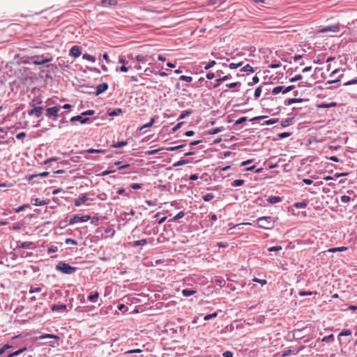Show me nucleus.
<instances>
[{
  "mask_svg": "<svg viewBox=\"0 0 357 357\" xmlns=\"http://www.w3.org/2000/svg\"><path fill=\"white\" fill-rule=\"evenodd\" d=\"M26 350V347H23L13 353H11L10 354L8 357H15V356H17L20 354H21L22 353H23L24 351H25Z\"/></svg>",
  "mask_w": 357,
  "mask_h": 357,
  "instance_id": "obj_21",
  "label": "nucleus"
},
{
  "mask_svg": "<svg viewBox=\"0 0 357 357\" xmlns=\"http://www.w3.org/2000/svg\"><path fill=\"white\" fill-rule=\"evenodd\" d=\"M183 124V122H181V123H178L173 128H172V131L174 132H176V130H178L181 125Z\"/></svg>",
  "mask_w": 357,
  "mask_h": 357,
  "instance_id": "obj_63",
  "label": "nucleus"
},
{
  "mask_svg": "<svg viewBox=\"0 0 357 357\" xmlns=\"http://www.w3.org/2000/svg\"><path fill=\"white\" fill-rule=\"evenodd\" d=\"M130 187L134 190H137L141 188V185L138 183H132L130 185Z\"/></svg>",
  "mask_w": 357,
  "mask_h": 357,
  "instance_id": "obj_64",
  "label": "nucleus"
},
{
  "mask_svg": "<svg viewBox=\"0 0 357 357\" xmlns=\"http://www.w3.org/2000/svg\"><path fill=\"white\" fill-rule=\"evenodd\" d=\"M357 84V78L355 79H352L351 81H349L346 83H344V86H348V85H351V84Z\"/></svg>",
  "mask_w": 357,
  "mask_h": 357,
  "instance_id": "obj_60",
  "label": "nucleus"
},
{
  "mask_svg": "<svg viewBox=\"0 0 357 357\" xmlns=\"http://www.w3.org/2000/svg\"><path fill=\"white\" fill-rule=\"evenodd\" d=\"M146 243H147V241L146 239H142L139 241H134L133 245L134 246L144 245L146 244Z\"/></svg>",
  "mask_w": 357,
  "mask_h": 357,
  "instance_id": "obj_33",
  "label": "nucleus"
},
{
  "mask_svg": "<svg viewBox=\"0 0 357 357\" xmlns=\"http://www.w3.org/2000/svg\"><path fill=\"white\" fill-rule=\"evenodd\" d=\"M241 85V82H233V83H230V84H226V86L228 87V88H234V87H237V86H240Z\"/></svg>",
  "mask_w": 357,
  "mask_h": 357,
  "instance_id": "obj_42",
  "label": "nucleus"
},
{
  "mask_svg": "<svg viewBox=\"0 0 357 357\" xmlns=\"http://www.w3.org/2000/svg\"><path fill=\"white\" fill-rule=\"evenodd\" d=\"M65 309H66V305H54L52 307V311H57V310H65Z\"/></svg>",
  "mask_w": 357,
  "mask_h": 357,
  "instance_id": "obj_27",
  "label": "nucleus"
},
{
  "mask_svg": "<svg viewBox=\"0 0 357 357\" xmlns=\"http://www.w3.org/2000/svg\"><path fill=\"white\" fill-rule=\"evenodd\" d=\"M253 281L255 282H258V283H260L261 285H264L267 283V281L266 280H261V279H259V278H255L253 279Z\"/></svg>",
  "mask_w": 357,
  "mask_h": 357,
  "instance_id": "obj_52",
  "label": "nucleus"
},
{
  "mask_svg": "<svg viewBox=\"0 0 357 357\" xmlns=\"http://www.w3.org/2000/svg\"><path fill=\"white\" fill-rule=\"evenodd\" d=\"M290 136V132H282L278 135L280 138H284Z\"/></svg>",
  "mask_w": 357,
  "mask_h": 357,
  "instance_id": "obj_61",
  "label": "nucleus"
},
{
  "mask_svg": "<svg viewBox=\"0 0 357 357\" xmlns=\"http://www.w3.org/2000/svg\"><path fill=\"white\" fill-rule=\"evenodd\" d=\"M117 3L116 0H101L100 2L102 6H116Z\"/></svg>",
  "mask_w": 357,
  "mask_h": 357,
  "instance_id": "obj_11",
  "label": "nucleus"
},
{
  "mask_svg": "<svg viewBox=\"0 0 357 357\" xmlns=\"http://www.w3.org/2000/svg\"><path fill=\"white\" fill-rule=\"evenodd\" d=\"M65 243L66 244H71V245H77V242L72 238H66L65 241Z\"/></svg>",
  "mask_w": 357,
  "mask_h": 357,
  "instance_id": "obj_51",
  "label": "nucleus"
},
{
  "mask_svg": "<svg viewBox=\"0 0 357 357\" xmlns=\"http://www.w3.org/2000/svg\"><path fill=\"white\" fill-rule=\"evenodd\" d=\"M302 101L301 98H290L288 100L287 105H289L293 103L300 102Z\"/></svg>",
  "mask_w": 357,
  "mask_h": 357,
  "instance_id": "obj_35",
  "label": "nucleus"
},
{
  "mask_svg": "<svg viewBox=\"0 0 357 357\" xmlns=\"http://www.w3.org/2000/svg\"><path fill=\"white\" fill-rule=\"evenodd\" d=\"M340 199H341L342 202L347 203V202H349L351 199H350L349 196L343 195L341 197Z\"/></svg>",
  "mask_w": 357,
  "mask_h": 357,
  "instance_id": "obj_55",
  "label": "nucleus"
},
{
  "mask_svg": "<svg viewBox=\"0 0 357 357\" xmlns=\"http://www.w3.org/2000/svg\"><path fill=\"white\" fill-rule=\"evenodd\" d=\"M13 346L9 344H4L1 349H0V355L3 354L6 350L12 348Z\"/></svg>",
  "mask_w": 357,
  "mask_h": 357,
  "instance_id": "obj_41",
  "label": "nucleus"
},
{
  "mask_svg": "<svg viewBox=\"0 0 357 357\" xmlns=\"http://www.w3.org/2000/svg\"><path fill=\"white\" fill-rule=\"evenodd\" d=\"M312 294H317V292L316 291H302L299 292V295L301 296H310V295H312Z\"/></svg>",
  "mask_w": 357,
  "mask_h": 357,
  "instance_id": "obj_37",
  "label": "nucleus"
},
{
  "mask_svg": "<svg viewBox=\"0 0 357 357\" xmlns=\"http://www.w3.org/2000/svg\"><path fill=\"white\" fill-rule=\"evenodd\" d=\"M302 75H298L294 77H292L291 79H290V82H296V81H298V80H301L302 79Z\"/></svg>",
  "mask_w": 357,
  "mask_h": 357,
  "instance_id": "obj_56",
  "label": "nucleus"
},
{
  "mask_svg": "<svg viewBox=\"0 0 357 357\" xmlns=\"http://www.w3.org/2000/svg\"><path fill=\"white\" fill-rule=\"evenodd\" d=\"M222 356L224 357H232L233 356V353L230 351H227L223 353Z\"/></svg>",
  "mask_w": 357,
  "mask_h": 357,
  "instance_id": "obj_62",
  "label": "nucleus"
},
{
  "mask_svg": "<svg viewBox=\"0 0 357 357\" xmlns=\"http://www.w3.org/2000/svg\"><path fill=\"white\" fill-rule=\"evenodd\" d=\"M336 105H337L336 102H332L328 103V104L322 103V104L318 105L317 107H319V108H328V107H335Z\"/></svg>",
  "mask_w": 357,
  "mask_h": 357,
  "instance_id": "obj_19",
  "label": "nucleus"
},
{
  "mask_svg": "<svg viewBox=\"0 0 357 357\" xmlns=\"http://www.w3.org/2000/svg\"><path fill=\"white\" fill-rule=\"evenodd\" d=\"M294 206L297 208H304L307 206V204L305 202H296Z\"/></svg>",
  "mask_w": 357,
  "mask_h": 357,
  "instance_id": "obj_39",
  "label": "nucleus"
},
{
  "mask_svg": "<svg viewBox=\"0 0 357 357\" xmlns=\"http://www.w3.org/2000/svg\"><path fill=\"white\" fill-rule=\"evenodd\" d=\"M56 269L65 274H73L76 271L77 268L71 266L65 262H59L56 266Z\"/></svg>",
  "mask_w": 357,
  "mask_h": 357,
  "instance_id": "obj_2",
  "label": "nucleus"
},
{
  "mask_svg": "<svg viewBox=\"0 0 357 357\" xmlns=\"http://www.w3.org/2000/svg\"><path fill=\"white\" fill-rule=\"evenodd\" d=\"M88 200V197L86 194L82 195L79 198L75 199L74 204L76 206H79L84 204Z\"/></svg>",
  "mask_w": 357,
  "mask_h": 357,
  "instance_id": "obj_8",
  "label": "nucleus"
},
{
  "mask_svg": "<svg viewBox=\"0 0 357 357\" xmlns=\"http://www.w3.org/2000/svg\"><path fill=\"white\" fill-rule=\"evenodd\" d=\"M214 197L213 195L211 193H207L203 197V199L205 202H209Z\"/></svg>",
  "mask_w": 357,
  "mask_h": 357,
  "instance_id": "obj_38",
  "label": "nucleus"
},
{
  "mask_svg": "<svg viewBox=\"0 0 357 357\" xmlns=\"http://www.w3.org/2000/svg\"><path fill=\"white\" fill-rule=\"evenodd\" d=\"M70 121H72V122L79 121L81 123L84 124V123H90L91 120L89 118H83L82 116L78 115V116L72 117L70 119Z\"/></svg>",
  "mask_w": 357,
  "mask_h": 357,
  "instance_id": "obj_7",
  "label": "nucleus"
},
{
  "mask_svg": "<svg viewBox=\"0 0 357 357\" xmlns=\"http://www.w3.org/2000/svg\"><path fill=\"white\" fill-rule=\"evenodd\" d=\"M261 87H257L255 89V98H259L261 96Z\"/></svg>",
  "mask_w": 357,
  "mask_h": 357,
  "instance_id": "obj_53",
  "label": "nucleus"
},
{
  "mask_svg": "<svg viewBox=\"0 0 357 357\" xmlns=\"http://www.w3.org/2000/svg\"><path fill=\"white\" fill-rule=\"evenodd\" d=\"M244 182H245L244 180L237 179V180L234 181L231 185L232 187L241 186V185H243Z\"/></svg>",
  "mask_w": 357,
  "mask_h": 357,
  "instance_id": "obj_25",
  "label": "nucleus"
},
{
  "mask_svg": "<svg viewBox=\"0 0 357 357\" xmlns=\"http://www.w3.org/2000/svg\"><path fill=\"white\" fill-rule=\"evenodd\" d=\"M50 174L48 172H43L42 173H39L37 174H31L29 176L28 179L31 180L36 177L40 176V177H46Z\"/></svg>",
  "mask_w": 357,
  "mask_h": 357,
  "instance_id": "obj_14",
  "label": "nucleus"
},
{
  "mask_svg": "<svg viewBox=\"0 0 357 357\" xmlns=\"http://www.w3.org/2000/svg\"><path fill=\"white\" fill-rule=\"evenodd\" d=\"M46 338H53V339L59 340V337L56 335H53V334H45V335H40L38 337H37V339H38V340H44Z\"/></svg>",
  "mask_w": 357,
  "mask_h": 357,
  "instance_id": "obj_17",
  "label": "nucleus"
},
{
  "mask_svg": "<svg viewBox=\"0 0 357 357\" xmlns=\"http://www.w3.org/2000/svg\"><path fill=\"white\" fill-rule=\"evenodd\" d=\"M348 250L347 247H337V248H333L328 250V252H342L346 251Z\"/></svg>",
  "mask_w": 357,
  "mask_h": 357,
  "instance_id": "obj_15",
  "label": "nucleus"
},
{
  "mask_svg": "<svg viewBox=\"0 0 357 357\" xmlns=\"http://www.w3.org/2000/svg\"><path fill=\"white\" fill-rule=\"evenodd\" d=\"M43 108L42 107L38 106L34 107L33 109L29 111L28 114L29 116L35 115L37 117H40L43 114Z\"/></svg>",
  "mask_w": 357,
  "mask_h": 357,
  "instance_id": "obj_5",
  "label": "nucleus"
},
{
  "mask_svg": "<svg viewBox=\"0 0 357 357\" xmlns=\"http://www.w3.org/2000/svg\"><path fill=\"white\" fill-rule=\"evenodd\" d=\"M281 200H282V198L280 197H276V196L270 197L268 199V202L271 204L278 203V202H281Z\"/></svg>",
  "mask_w": 357,
  "mask_h": 357,
  "instance_id": "obj_20",
  "label": "nucleus"
},
{
  "mask_svg": "<svg viewBox=\"0 0 357 357\" xmlns=\"http://www.w3.org/2000/svg\"><path fill=\"white\" fill-rule=\"evenodd\" d=\"M35 206H44L45 204H47V202H45L44 200H41L39 198H36L34 199V204H33Z\"/></svg>",
  "mask_w": 357,
  "mask_h": 357,
  "instance_id": "obj_29",
  "label": "nucleus"
},
{
  "mask_svg": "<svg viewBox=\"0 0 357 357\" xmlns=\"http://www.w3.org/2000/svg\"><path fill=\"white\" fill-rule=\"evenodd\" d=\"M218 315V313L217 312H213L212 314H207L204 317V320L207 321V320H209L212 318H214V317H216Z\"/></svg>",
  "mask_w": 357,
  "mask_h": 357,
  "instance_id": "obj_45",
  "label": "nucleus"
},
{
  "mask_svg": "<svg viewBox=\"0 0 357 357\" xmlns=\"http://www.w3.org/2000/svg\"><path fill=\"white\" fill-rule=\"evenodd\" d=\"M108 88L107 83H102L97 86L96 95H99L106 91Z\"/></svg>",
  "mask_w": 357,
  "mask_h": 357,
  "instance_id": "obj_12",
  "label": "nucleus"
},
{
  "mask_svg": "<svg viewBox=\"0 0 357 357\" xmlns=\"http://www.w3.org/2000/svg\"><path fill=\"white\" fill-rule=\"evenodd\" d=\"M88 153H105V150L89 149L85 151Z\"/></svg>",
  "mask_w": 357,
  "mask_h": 357,
  "instance_id": "obj_22",
  "label": "nucleus"
},
{
  "mask_svg": "<svg viewBox=\"0 0 357 357\" xmlns=\"http://www.w3.org/2000/svg\"><path fill=\"white\" fill-rule=\"evenodd\" d=\"M216 64V62L215 61L213 60V61H211L205 67H204V69L205 70H208L210 69L211 68L213 67Z\"/></svg>",
  "mask_w": 357,
  "mask_h": 357,
  "instance_id": "obj_46",
  "label": "nucleus"
},
{
  "mask_svg": "<svg viewBox=\"0 0 357 357\" xmlns=\"http://www.w3.org/2000/svg\"><path fill=\"white\" fill-rule=\"evenodd\" d=\"M94 114H95V111L94 110L89 109V110H87V111H85V112H82V115H83V116H86V115L91 116V115H93Z\"/></svg>",
  "mask_w": 357,
  "mask_h": 357,
  "instance_id": "obj_54",
  "label": "nucleus"
},
{
  "mask_svg": "<svg viewBox=\"0 0 357 357\" xmlns=\"http://www.w3.org/2000/svg\"><path fill=\"white\" fill-rule=\"evenodd\" d=\"M282 246L276 245V246L270 247L268 248V251L269 252H276V251L282 250Z\"/></svg>",
  "mask_w": 357,
  "mask_h": 357,
  "instance_id": "obj_36",
  "label": "nucleus"
},
{
  "mask_svg": "<svg viewBox=\"0 0 357 357\" xmlns=\"http://www.w3.org/2000/svg\"><path fill=\"white\" fill-rule=\"evenodd\" d=\"M215 283L217 285H218L220 287H222V286H224L225 281L223 279H217L215 280Z\"/></svg>",
  "mask_w": 357,
  "mask_h": 357,
  "instance_id": "obj_57",
  "label": "nucleus"
},
{
  "mask_svg": "<svg viewBox=\"0 0 357 357\" xmlns=\"http://www.w3.org/2000/svg\"><path fill=\"white\" fill-rule=\"evenodd\" d=\"M340 30V25L339 24H334L331 26H328L324 27L321 30V32H327V31H333V32H337Z\"/></svg>",
  "mask_w": 357,
  "mask_h": 357,
  "instance_id": "obj_9",
  "label": "nucleus"
},
{
  "mask_svg": "<svg viewBox=\"0 0 357 357\" xmlns=\"http://www.w3.org/2000/svg\"><path fill=\"white\" fill-rule=\"evenodd\" d=\"M126 144H127L126 142L122 141V142H118V143L114 144L113 146L115 148H121V147L126 146Z\"/></svg>",
  "mask_w": 357,
  "mask_h": 357,
  "instance_id": "obj_50",
  "label": "nucleus"
},
{
  "mask_svg": "<svg viewBox=\"0 0 357 357\" xmlns=\"http://www.w3.org/2000/svg\"><path fill=\"white\" fill-rule=\"evenodd\" d=\"M230 77H231L230 75L223 76V77H222L220 78L217 79L216 82H223L225 81L228 80L230 78Z\"/></svg>",
  "mask_w": 357,
  "mask_h": 357,
  "instance_id": "obj_49",
  "label": "nucleus"
},
{
  "mask_svg": "<svg viewBox=\"0 0 357 357\" xmlns=\"http://www.w3.org/2000/svg\"><path fill=\"white\" fill-rule=\"evenodd\" d=\"M196 293L195 291L194 290H190V289H183L182 291V294L184 296H192V295H194Z\"/></svg>",
  "mask_w": 357,
  "mask_h": 357,
  "instance_id": "obj_23",
  "label": "nucleus"
},
{
  "mask_svg": "<svg viewBox=\"0 0 357 357\" xmlns=\"http://www.w3.org/2000/svg\"><path fill=\"white\" fill-rule=\"evenodd\" d=\"M294 88V86L293 85L289 86L285 88L284 86H276V87L273 88V89L272 90V93L273 94H278L280 92H282L283 93H287L289 92L290 91H291Z\"/></svg>",
  "mask_w": 357,
  "mask_h": 357,
  "instance_id": "obj_4",
  "label": "nucleus"
},
{
  "mask_svg": "<svg viewBox=\"0 0 357 357\" xmlns=\"http://www.w3.org/2000/svg\"><path fill=\"white\" fill-rule=\"evenodd\" d=\"M149 56L148 55L139 54L135 56V60L139 62H146L149 61Z\"/></svg>",
  "mask_w": 357,
  "mask_h": 357,
  "instance_id": "obj_16",
  "label": "nucleus"
},
{
  "mask_svg": "<svg viewBox=\"0 0 357 357\" xmlns=\"http://www.w3.org/2000/svg\"><path fill=\"white\" fill-rule=\"evenodd\" d=\"M185 145V144H182V145H179V146H169V147H167L166 148V151H174L176 150H178L181 148H183L184 147Z\"/></svg>",
  "mask_w": 357,
  "mask_h": 357,
  "instance_id": "obj_32",
  "label": "nucleus"
},
{
  "mask_svg": "<svg viewBox=\"0 0 357 357\" xmlns=\"http://www.w3.org/2000/svg\"><path fill=\"white\" fill-rule=\"evenodd\" d=\"M321 341L324 342H332L334 341V336L332 334L328 336H325L322 338Z\"/></svg>",
  "mask_w": 357,
  "mask_h": 357,
  "instance_id": "obj_28",
  "label": "nucleus"
},
{
  "mask_svg": "<svg viewBox=\"0 0 357 357\" xmlns=\"http://www.w3.org/2000/svg\"><path fill=\"white\" fill-rule=\"evenodd\" d=\"M185 213L183 211H180L178 213H177L174 218L173 220H177L184 216Z\"/></svg>",
  "mask_w": 357,
  "mask_h": 357,
  "instance_id": "obj_47",
  "label": "nucleus"
},
{
  "mask_svg": "<svg viewBox=\"0 0 357 357\" xmlns=\"http://www.w3.org/2000/svg\"><path fill=\"white\" fill-rule=\"evenodd\" d=\"M59 108L57 107H52L47 109V116L57 117Z\"/></svg>",
  "mask_w": 357,
  "mask_h": 357,
  "instance_id": "obj_6",
  "label": "nucleus"
},
{
  "mask_svg": "<svg viewBox=\"0 0 357 357\" xmlns=\"http://www.w3.org/2000/svg\"><path fill=\"white\" fill-rule=\"evenodd\" d=\"M257 225L260 228L271 229L274 227L275 221L271 216H263L257 218Z\"/></svg>",
  "mask_w": 357,
  "mask_h": 357,
  "instance_id": "obj_1",
  "label": "nucleus"
},
{
  "mask_svg": "<svg viewBox=\"0 0 357 357\" xmlns=\"http://www.w3.org/2000/svg\"><path fill=\"white\" fill-rule=\"evenodd\" d=\"M82 58L93 63L96 61L95 57L89 54H84Z\"/></svg>",
  "mask_w": 357,
  "mask_h": 357,
  "instance_id": "obj_26",
  "label": "nucleus"
},
{
  "mask_svg": "<svg viewBox=\"0 0 357 357\" xmlns=\"http://www.w3.org/2000/svg\"><path fill=\"white\" fill-rule=\"evenodd\" d=\"M90 219H91V216L89 215L79 216V215L76 214V215H74L73 216V218L70 219L69 225H74L77 222H87Z\"/></svg>",
  "mask_w": 357,
  "mask_h": 357,
  "instance_id": "obj_3",
  "label": "nucleus"
},
{
  "mask_svg": "<svg viewBox=\"0 0 357 357\" xmlns=\"http://www.w3.org/2000/svg\"><path fill=\"white\" fill-rule=\"evenodd\" d=\"M351 335V331L350 330H344L339 334L340 336H349Z\"/></svg>",
  "mask_w": 357,
  "mask_h": 357,
  "instance_id": "obj_48",
  "label": "nucleus"
},
{
  "mask_svg": "<svg viewBox=\"0 0 357 357\" xmlns=\"http://www.w3.org/2000/svg\"><path fill=\"white\" fill-rule=\"evenodd\" d=\"M98 297H99L98 292L95 291L93 294H91L88 296V299L89 301L95 303L97 301V299L98 298Z\"/></svg>",
  "mask_w": 357,
  "mask_h": 357,
  "instance_id": "obj_18",
  "label": "nucleus"
},
{
  "mask_svg": "<svg viewBox=\"0 0 357 357\" xmlns=\"http://www.w3.org/2000/svg\"><path fill=\"white\" fill-rule=\"evenodd\" d=\"M241 70L242 72H250V73H253L255 71L253 68L250 64L245 65Z\"/></svg>",
  "mask_w": 357,
  "mask_h": 357,
  "instance_id": "obj_30",
  "label": "nucleus"
},
{
  "mask_svg": "<svg viewBox=\"0 0 357 357\" xmlns=\"http://www.w3.org/2000/svg\"><path fill=\"white\" fill-rule=\"evenodd\" d=\"M191 111H184L182 112V114L179 116V119H183L185 118L186 116H188L191 114Z\"/></svg>",
  "mask_w": 357,
  "mask_h": 357,
  "instance_id": "obj_43",
  "label": "nucleus"
},
{
  "mask_svg": "<svg viewBox=\"0 0 357 357\" xmlns=\"http://www.w3.org/2000/svg\"><path fill=\"white\" fill-rule=\"evenodd\" d=\"M40 291H41V288H40V287L31 288L29 290V294L40 292Z\"/></svg>",
  "mask_w": 357,
  "mask_h": 357,
  "instance_id": "obj_58",
  "label": "nucleus"
},
{
  "mask_svg": "<svg viewBox=\"0 0 357 357\" xmlns=\"http://www.w3.org/2000/svg\"><path fill=\"white\" fill-rule=\"evenodd\" d=\"M293 121V119H284L283 121H282L281 122V126L282 127H287L288 126H289Z\"/></svg>",
  "mask_w": 357,
  "mask_h": 357,
  "instance_id": "obj_31",
  "label": "nucleus"
},
{
  "mask_svg": "<svg viewBox=\"0 0 357 357\" xmlns=\"http://www.w3.org/2000/svg\"><path fill=\"white\" fill-rule=\"evenodd\" d=\"M179 79L180 80H183V81H185V82H190L192 80V77H190V76L181 75L179 77Z\"/></svg>",
  "mask_w": 357,
  "mask_h": 357,
  "instance_id": "obj_40",
  "label": "nucleus"
},
{
  "mask_svg": "<svg viewBox=\"0 0 357 357\" xmlns=\"http://www.w3.org/2000/svg\"><path fill=\"white\" fill-rule=\"evenodd\" d=\"M32 244H33L32 242H22L20 244H18L17 247L20 248H29Z\"/></svg>",
  "mask_w": 357,
  "mask_h": 357,
  "instance_id": "obj_34",
  "label": "nucleus"
},
{
  "mask_svg": "<svg viewBox=\"0 0 357 357\" xmlns=\"http://www.w3.org/2000/svg\"><path fill=\"white\" fill-rule=\"evenodd\" d=\"M185 163H187V160H181L178 161L177 162H176L175 164H174V167L180 166V165H184Z\"/></svg>",
  "mask_w": 357,
  "mask_h": 357,
  "instance_id": "obj_59",
  "label": "nucleus"
},
{
  "mask_svg": "<svg viewBox=\"0 0 357 357\" xmlns=\"http://www.w3.org/2000/svg\"><path fill=\"white\" fill-rule=\"evenodd\" d=\"M52 58H46L45 59H37V60H34L33 61V63L34 65H37V66H40V65H43L45 63H49L50 61H52Z\"/></svg>",
  "mask_w": 357,
  "mask_h": 357,
  "instance_id": "obj_13",
  "label": "nucleus"
},
{
  "mask_svg": "<svg viewBox=\"0 0 357 357\" xmlns=\"http://www.w3.org/2000/svg\"><path fill=\"white\" fill-rule=\"evenodd\" d=\"M121 114H122V109L121 108H116V109H114L112 112H109V115L110 116H119Z\"/></svg>",
  "mask_w": 357,
  "mask_h": 357,
  "instance_id": "obj_24",
  "label": "nucleus"
},
{
  "mask_svg": "<svg viewBox=\"0 0 357 357\" xmlns=\"http://www.w3.org/2000/svg\"><path fill=\"white\" fill-rule=\"evenodd\" d=\"M242 64H243L242 62H240V63H231L229 64V68L230 69H236V68L241 66Z\"/></svg>",
  "mask_w": 357,
  "mask_h": 357,
  "instance_id": "obj_44",
  "label": "nucleus"
},
{
  "mask_svg": "<svg viewBox=\"0 0 357 357\" xmlns=\"http://www.w3.org/2000/svg\"><path fill=\"white\" fill-rule=\"evenodd\" d=\"M70 54L74 57H79L81 54V50L79 46L74 45L70 50Z\"/></svg>",
  "mask_w": 357,
  "mask_h": 357,
  "instance_id": "obj_10",
  "label": "nucleus"
}]
</instances>
